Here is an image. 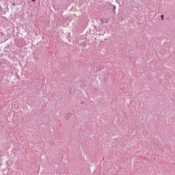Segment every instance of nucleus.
Listing matches in <instances>:
<instances>
[{
    "mask_svg": "<svg viewBox=\"0 0 175 175\" xmlns=\"http://www.w3.org/2000/svg\"><path fill=\"white\" fill-rule=\"evenodd\" d=\"M161 20H163V15L161 16Z\"/></svg>",
    "mask_w": 175,
    "mask_h": 175,
    "instance_id": "obj_1",
    "label": "nucleus"
},
{
    "mask_svg": "<svg viewBox=\"0 0 175 175\" xmlns=\"http://www.w3.org/2000/svg\"><path fill=\"white\" fill-rule=\"evenodd\" d=\"M32 2H36V0H31Z\"/></svg>",
    "mask_w": 175,
    "mask_h": 175,
    "instance_id": "obj_2",
    "label": "nucleus"
},
{
    "mask_svg": "<svg viewBox=\"0 0 175 175\" xmlns=\"http://www.w3.org/2000/svg\"><path fill=\"white\" fill-rule=\"evenodd\" d=\"M113 9H116V6L113 7Z\"/></svg>",
    "mask_w": 175,
    "mask_h": 175,
    "instance_id": "obj_3",
    "label": "nucleus"
}]
</instances>
